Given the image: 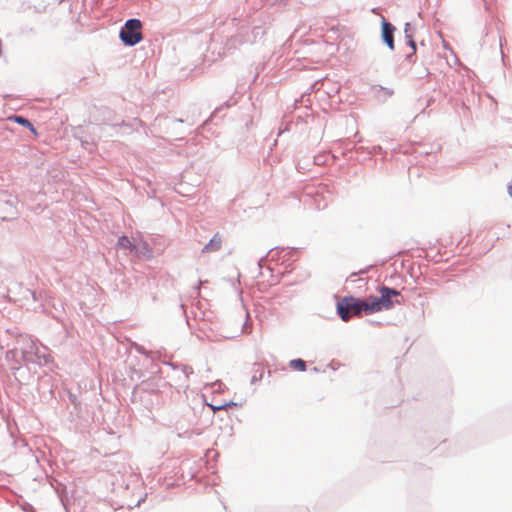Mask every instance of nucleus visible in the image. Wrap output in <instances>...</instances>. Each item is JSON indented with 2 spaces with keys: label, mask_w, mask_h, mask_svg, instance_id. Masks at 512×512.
Returning a JSON list of instances; mask_svg holds the SVG:
<instances>
[{
  "label": "nucleus",
  "mask_w": 512,
  "mask_h": 512,
  "mask_svg": "<svg viewBox=\"0 0 512 512\" xmlns=\"http://www.w3.org/2000/svg\"><path fill=\"white\" fill-rule=\"evenodd\" d=\"M410 45L415 50L416 46H415V42L413 40H410Z\"/></svg>",
  "instance_id": "9d476101"
},
{
  "label": "nucleus",
  "mask_w": 512,
  "mask_h": 512,
  "mask_svg": "<svg viewBox=\"0 0 512 512\" xmlns=\"http://www.w3.org/2000/svg\"><path fill=\"white\" fill-rule=\"evenodd\" d=\"M21 350L26 361H34L35 357H39L38 342L30 337H26L22 340Z\"/></svg>",
  "instance_id": "7ed1b4c3"
},
{
  "label": "nucleus",
  "mask_w": 512,
  "mask_h": 512,
  "mask_svg": "<svg viewBox=\"0 0 512 512\" xmlns=\"http://www.w3.org/2000/svg\"><path fill=\"white\" fill-rule=\"evenodd\" d=\"M232 405H234V403H226V404H222V405H219V406L210 405V407L215 412V411H219L221 409H225L227 407H231Z\"/></svg>",
  "instance_id": "1a4fd4ad"
},
{
  "label": "nucleus",
  "mask_w": 512,
  "mask_h": 512,
  "mask_svg": "<svg viewBox=\"0 0 512 512\" xmlns=\"http://www.w3.org/2000/svg\"><path fill=\"white\" fill-rule=\"evenodd\" d=\"M10 119L28 129H30L34 134H36V129L31 124V122L29 120H27L26 118H23L21 116H13Z\"/></svg>",
  "instance_id": "423d86ee"
},
{
  "label": "nucleus",
  "mask_w": 512,
  "mask_h": 512,
  "mask_svg": "<svg viewBox=\"0 0 512 512\" xmlns=\"http://www.w3.org/2000/svg\"><path fill=\"white\" fill-rule=\"evenodd\" d=\"M222 236L220 233H215L213 235V237L211 238V240L209 241V243H207L203 249H202V253H212V252H217L221 249L222 247Z\"/></svg>",
  "instance_id": "39448f33"
},
{
  "label": "nucleus",
  "mask_w": 512,
  "mask_h": 512,
  "mask_svg": "<svg viewBox=\"0 0 512 512\" xmlns=\"http://www.w3.org/2000/svg\"><path fill=\"white\" fill-rule=\"evenodd\" d=\"M395 28L393 25L385 20L382 21V38L383 41L387 44V46L393 50L394 49V33Z\"/></svg>",
  "instance_id": "20e7f679"
},
{
  "label": "nucleus",
  "mask_w": 512,
  "mask_h": 512,
  "mask_svg": "<svg viewBox=\"0 0 512 512\" xmlns=\"http://www.w3.org/2000/svg\"><path fill=\"white\" fill-rule=\"evenodd\" d=\"M380 296H369L366 300H360L353 296L343 297L337 303V312L340 318L347 322L352 317H361L362 314H373L382 310H389L394 306L392 296H398L399 292L386 286L380 288Z\"/></svg>",
  "instance_id": "f257e3e1"
},
{
  "label": "nucleus",
  "mask_w": 512,
  "mask_h": 512,
  "mask_svg": "<svg viewBox=\"0 0 512 512\" xmlns=\"http://www.w3.org/2000/svg\"><path fill=\"white\" fill-rule=\"evenodd\" d=\"M263 376V370L260 371V378Z\"/></svg>",
  "instance_id": "9b49d317"
},
{
  "label": "nucleus",
  "mask_w": 512,
  "mask_h": 512,
  "mask_svg": "<svg viewBox=\"0 0 512 512\" xmlns=\"http://www.w3.org/2000/svg\"><path fill=\"white\" fill-rule=\"evenodd\" d=\"M290 367L294 370L305 371L306 363L302 359H294L290 361Z\"/></svg>",
  "instance_id": "6e6552de"
},
{
  "label": "nucleus",
  "mask_w": 512,
  "mask_h": 512,
  "mask_svg": "<svg viewBox=\"0 0 512 512\" xmlns=\"http://www.w3.org/2000/svg\"><path fill=\"white\" fill-rule=\"evenodd\" d=\"M142 23L138 19H129L120 31V39L125 45L134 46L142 39Z\"/></svg>",
  "instance_id": "f03ea898"
},
{
  "label": "nucleus",
  "mask_w": 512,
  "mask_h": 512,
  "mask_svg": "<svg viewBox=\"0 0 512 512\" xmlns=\"http://www.w3.org/2000/svg\"><path fill=\"white\" fill-rule=\"evenodd\" d=\"M118 246L121 248V249H128V250H133L135 249V245L132 243V241L126 237V236H122L119 238L118 240Z\"/></svg>",
  "instance_id": "0eeeda50"
}]
</instances>
